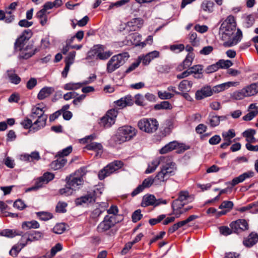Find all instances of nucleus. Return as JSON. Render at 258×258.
Masks as SVG:
<instances>
[{"mask_svg":"<svg viewBox=\"0 0 258 258\" xmlns=\"http://www.w3.org/2000/svg\"><path fill=\"white\" fill-rule=\"evenodd\" d=\"M44 237V233L39 231H32L28 234H25L22 236V241L23 240L26 243L28 244L29 242L33 241L40 240Z\"/></svg>","mask_w":258,"mask_h":258,"instance_id":"2eb2a0df","label":"nucleus"},{"mask_svg":"<svg viewBox=\"0 0 258 258\" xmlns=\"http://www.w3.org/2000/svg\"><path fill=\"white\" fill-rule=\"evenodd\" d=\"M46 184L41 177L37 178L34 183V185L29 188L30 190H36L42 187V186Z\"/></svg>","mask_w":258,"mask_h":258,"instance_id":"3c124183","label":"nucleus"},{"mask_svg":"<svg viewBox=\"0 0 258 258\" xmlns=\"http://www.w3.org/2000/svg\"><path fill=\"white\" fill-rule=\"evenodd\" d=\"M138 126L142 131L147 133H153L157 130L159 123L155 118H144L139 121Z\"/></svg>","mask_w":258,"mask_h":258,"instance_id":"6e6552de","label":"nucleus"},{"mask_svg":"<svg viewBox=\"0 0 258 258\" xmlns=\"http://www.w3.org/2000/svg\"><path fill=\"white\" fill-rule=\"evenodd\" d=\"M27 245L24 240L22 241V239L20 240V244L15 245L13 246L12 249L10 251V254L13 257L17 256L18 253L21 250Z\"/></svg>","mask_w":258,"mask_h":258,"instance_id":"2f4dec72","label":"nucleus"},{"mask_svg":"<svg viewBox=\"0 0 258 258\" xmlns=\"http://www.w3.org/2000/svg\"><path fill=\"white\" fill-rule=\"evenodd\" d=\"M248 111L249 112L242 117L244 121H250L258 115V107L255 104H250Z\"/></svg>","mask_w":258,"mask_h":258,"instance_id":"4be33fe9","label":"nucleus"},{"mask_svg":"<svg viewBox=\"0 0 258 258\" xmlns=\"http://www.w3.org/2000/svg\"><path fill=\"white\" fill-rule=\"evenodd\" d=\"M7 78L9 79L11 83L15 85L19 84L21 81V78L13 70L7 71Z\"/></svg>","mask_w":258,"mask_h":258,"instance_id":"c756f323","label":"nucleus"},{"mask_svg":"<svg viewBox=\"0 0 258 258\" xmlns=\"http://www.w3.org/2000/svg\"><path fill=\"white\" fill-rule=\"evenodd\" d=\"M21 124L25 129H29L33 126V125H34V123H32L31 119L27 117L21 121Z\"/></svg>","mask_w":258,"mask_h":258,"instance_id":"e2e57ef3","label":"nucleus"},{"mask_svg":"<svg viewBox=\"0 0 258 258\" xmlns=\"http://www.w3.org/2000/svg\"><path fill=\"white\" fill-rule=\"evenodd\" d=\"M67 205L65 202H59L55 207V211L57 213H65Z\"/></svg>","mask_w":258,"mask_h":258,"instance_id":"13d9d810","label":"nucleus"},{"mask_svg":"<svg viewBox=\"0 0 258 258\" xmlns=\"http://www.w3.org/2000/svg\"><path fill=\"white\" fill-rule=\"evenodd\" d=\"M22 160L25 161L32 162L35 160L38 161L40 159L39 153L37 151L32 152L30 154H24L21 156Z\"/></svg>","mask_w":258,"mask_h":258,"instance_id":"cd10ccee","label":"nucleus"},{"mask_svg":"<svg viewBox=\"0 0 258 258\" xmlns=\"http://www.w3.org/2000/svg\"><path fill=\"white\" fill-rule=\"evenodd\" d=\"M160 204V203L159 201H157L155 196L152 195L145 196L141 203V205L143 207L149 206H157Z\"/></svg>","mask_w":258,"mask_h":258,"instance_id":"5701e85b","label":"nucleus"},{"mask_svg":"<svg viewBox=\"0 0 258 258\" xmlns=\"http://www.w3.org/2000/svg\"><path fill=\"white\" fill-rule=\"evenodd\" d=\"M116 223V218L114 216L107 215L98 225L97 230L99 233L106 232L109 235H113L116 231L113 227Z\"/></svg>","mask_w":258,"mask_h":258,"instance_id":"423d86ee","label":"nucleus"},{"mask_svg":"<svg viewBox=\"0 0 258 258\" xmlns=\"http://www.w3.org/2000/svg\"><path fill=\"white\" fill-rule=\"evenodd\" d=\"M66 230V226L64 223L56 224L52 229V231L58 234L62 233Z\"/></svg>","mask_w":258,"mask_h":258,"instance_id":"603ef678","label":"nucleus"},{"mask_svg":"<svg viewBox=\"0 0 258 258\" xmlns=\"http://www.w3.org/2000/svg\"><path fill=\"white\" fill-rule=\"evenodd\" d=\"M243 89L247 97L254 95L258 93V83H252Z\"/></svg>","mask_w":258,"mask_h":258,"instance_id":"c85d7f7f","label":"nucleus"},{"mask_svg":"<svg viewBox=\"0 0 258 258\" xmlns=\"http://www.w3.org/2000/svg\"><path fill=\"white\" fill-rule=\"evenodd\" d=\"M36 17L39 19L42 26H44L47 22V14L42 10L39 11L36 14Z\"/></svg>","mask_w":258,"mask_h":258,"instance_id":"4c0bfd02","label":"nucleus"},{"mask_svg":"<svg viewBox=\"0 0 258 258\" xmlns=\"http://www.w3.org/2000/svg\"><path fill=\"white\" fill-rule=\"evenodd\" d=\"M190 198V197L188 191L182 190L179 192L178 197L176 200H179L181 202L186 203V201Z\"/></svg>","mask_w":258,"mask_h":258,"instance_id":"8fccbe9b","label":"nucleus"},{"mask_svg":"<svg viewBox=\"0 0 258 258\" xmlns=\"http://www.w3.org/2000/svg\"><path fill=\"white\" fill-rule=\"evenodd\" d=\"M114 104L119 109L123 108L126 106H131L134 104V100L131 95H127L114 101Z\"/></svg>","mask_w":258,"mask_h":258,"instance_id":"f3484780","label":"nucleus"},{"mask_svg":"<svg viewBox=\"0 0 258 258\" xmlns=\"http://www.w3.org/2000/svg\"><path fill=\"white\" fill-rule=\"evenodd\" d=\"M44 113L43 104H38L32 108V117H34V115H36L38 117L34 122L33 130L34 131H37L45 126L47 115Z\"/></svg>","mask_w":258,"mask_h":258,"instance_id":"39448f33","label":"nucleus"},{"mask_svg":"<svg viewBox=\"0 0 258 258\" xmlns=\"http://www.w3.org/2000/svg\"><path fill=\"white\" fill-rule=\"evenodd\" d=\"M255 17L253 15L247 16L245 19L244 26L247 28H250L254 24Z\"/></svg>","mask_w":258,"mask_h":258,"instance_id":"864d4df0","label":"nucleus"},{"mask_svg":"<svg viewBox=\"0 0 258 258\" xmlns=\"http://www.w3.org/2000/svg\"><path fill=\"white\" fill-rule=\"evenodd\" d=\"M105 46L100 44L96 45L92 48L90 53L97 59L105 60L112 54V52L111 51H105Z\"/></svg>","mask_w":258,"mask_h":258,"instance_id":"9b49d317","label":"nucleus"},{"mask_svg":"<svg viewBox=\"0 0 258 258\" xmlns=\"http://www.w3.org/2000/svg\"><path fill=\"white\" fill-rule=\"evenodd\" d=\"M212 95V88L209 86H205L196 92L195 98L197 100H201Z\"/></svg>","mask_w":258,"mask_h":258,"instance_id":"a211bd4d","label":"nucleus"},{"mask_svg":"<svg viewBox=\"0 0 258 258\" xmlns=\"http://www.w3.org/2000/svg\"><path fill=\"white\" fill-rule=\"evenodd\" d=\"M137 130L130 125H123L119 127L112 137L113 140L118 144L132 140L137 134Z\"/></svg>","mask_w":258,"mask_h":258,"instance_id":"7ed1b4c3","label":"nucleus"},{"mask_svg":"<svg viewBox=\"0 0 258 258\" xmlns=\"http://www.w3.org/2000/svg\"><path fill=\"white\" fill-rule=\"evenodd\" d=\"M195 58V54L192 52L188 53L182 63L178 67L180 71L189 68L192 64Z\"/></svg>","mask_w":258,"mask_h":258,"instance_id":"a878e982","label":"nucleus"},{"mask_svg":"<svg viewBox=\"0 0 258 258\" xmlns=\"http://www.w3.org/2000/svg\"><path fill=\"white\" fill-rule=\"evenodd\" d=\"M28 39L26 38V36L21 35L16 40L15 43V48L16 50L21 49L24 45L25 41Z\"/></svg>","mask_w":258,"mask_h":258,"instance_id":"37998d69","label":"nucleus"},{"mask_svg":"<svg viewBox=\"0 0 258 258\" xmlns=\"http://www.w3.org/2000/svg\"><path fill=\"white\" fill-rule=\"evenodd\" d=\"M37 217L41 220L47 221L53 218V215L49 212H36Z\"/></svg>","mask_w":258,"mask_h":258,"instance_id":"a18cd8bd","label":"nucleus"},{"mask_svg":"<svg viewBox=\"0 0 258 258\" xmlns=\"http://www.w3.org/2000/svg\"><path fill=\"white\" fill-rule=\"evenodd\" d=\"M236 29V23L234 17L230 15L221 24L220 28V33L221 34V39L224 41L223 46L231 47L239 43L242 38L241 31Z\"/></svg>","mask_w":258,"mask_h":258,"instance_id":"f257e3e1","label":"nucleus"},{"mask_svg":"<svg viewBox=\"0 0 258 258\" xmlns=\"http://www.w3.org/2000/svg\"><path fill=\"white\" fill-rule=\"evenodd\" d=\"M160 53L159 51L154 50L149 52L145 55L140 56L139 57V59L140 62H142L144 65H148L150 62L154 58H157L159 56Z\"/></svg>","mask_w":258,"mask_h":258,"instance_id":"aec40b11","label":"nucleus"},{"mask_svg":"<svg viewBox=\"0 0 258 258\" xmlns=\"http://www.w3.org/2000/svg\"><path fill=\"white\" fill-rule=\"evenodd\" d=\"M203 69L204 67L201 64L195 65L190 68V74H194L195 75H198L197 76H195V78H201L203 73Z\"/></svg>","mask_w":258,"mask_h":258,"instance_id":"f704fd0d","label":"nucleus"},{"mask_svg":"<svg viewBox=\"0 0 258 258\" xmlns=\"http://www.w3.org/2000/svg\"><path fill=\"white\" fill-rule=\"evenodd\" d=\"M102 194L101 190L98 188L93 190L89 191L84 196L77 198L76 201V204L77 205H82L83 204L94 203L96 199Z\"/></svg>","mask_w":258,"mask_h":258,"instance_id":"9d476101","label":"nucleus"},{"mask_svg":"<svg viewBox=\"0 0 258 258\" xmlns=\"http://www.w3.org/2000/svg\"><path fill=\"white\" fill-rule=\"evenodd\" d=\"M155 177L154 178L152 176L148 177L145 179L142 183L139 185L134 191L132 192L131 195L132 197H134L141 192L143 191V190L146 188L150 187L153 183L154 180H156Z\"/></svg>","mask_w":258,"mask_h":258,"instance_id":"dca6fc26","label":"nucleus"},{"mask_svg":"<svg viewBox=\"0 0 258 258\" xmlns=\"http://www.w3.org/2000/svg\"><path fill=\"white\" fill-rule=\"evenodd\" d=\"M258 241V234L255 232L250 233L249 235L243 240V244L247 247H250Z\"/></svg>","mask_w":258,"mask_h":258,"instance_id":"393cba45","label":"nucleus"},{"mask_svg":"<svg viewBox=\"0 0 258 258\" xmlns=\"http://www.w3.org/2000/svg\"><path fill=\"white\" fill-rule=\"evenodd\" d=\"M214 4L210 1H204L201 5V8L203 11L211 13L213 11Z\"/></svg>","mask_w":258,"mask_h":258,"instance_id":"79ce46f5","label":"nucleus"},{"mask_svg":"<svg viewBox=\"0 0 258 258\" xmlns=\"http://www.w3.org/2000/svg\"><path fill=\"white\" fill-rule=\"evenodd\" d=\"M142 216L141 211L140 209L137 210L132 214V221L134 222H137L142 218Z\"/></svg>","mask_w":258,"mask_h":258,"instance_id":"338daca9","label":"nucleus"},{"mask_svg":"<svg viewBox=\"0 0 258 258\" xmlns=\"http://www.w3.org/2000/svg\"><path fill=\"white\" fill-rule=\"evenodd\" d=\"M177 145V142L174 141L170 142L169 143L166 145L165 146L162 147L160 150V153L161 154H166L168 152H171L176 149V145Z\"/></svg>","mask_w":258,"mask_h":258,"instance_id":"473e14b6","label":"nucleus"},{"mask_svg":"<svg viewBox=\"0 0 258 258\" xmlns=\"http://www.w3.org/2000/svg\"><path fill=\"white\" fill-rule=\"evenodd\" d=\"M158 97L162 100L169 99L174 96V94L167 92L166 91L162 92L159 91L158 92Z\"/></svg>","mask_w":258,"mask_h":258,"instance_id":"bf43d9fd","label":"nucleus"},{"mask_svg":"<svg viewBox=\"0 0 258 258\" xmlns=\"http://www.w3.org/2000/svg\"><path fill=\"white\" fill-rule=\"evenodd\" d=\"M190 42L193 46H198L199 44L200 39L197 37L196 32H191L189 35Z\"/></svg>","mask_w":258,"mask_h":258,"instance_id":"5fc2aeb1","label":"nucleus"},{"mask_svg":"<svg viewBox=\"0 0 258 258\" xmlns=\"http://www.w3.org/2000/svg\"><path fill=\"white\" fill-rule=\"evenodd\" d=\"M67 162V160L64 158L59 157L57 160L51 162L50 166L52 169L56 170L63 167Z\"/></svg>","mask_w":258,"mask_h":258,"instance_id":"7c9ffc66","label":"nucleus"},{"mask_svg":"<svg viewBox=\"0 0 258 258\" xmlns=\"http://www.w3.org/2000/svg\"><path fill=\"white\" fill-rule=\"evenodd\" d=\"M72 151V146H69L66 148L63 149L61 151L57 153L56 156L59 157L63 158L64 156H67L69 155Z\"/></svg>","mask_w":258,"mask_h":258,"instance_id":"052dcab7","label":"nucleus"},{"mask_svg":"<svg viewBox=\"0 0 258 258\" xmlns=\"http://www.w3.org/2000/svg\"><path fill=\"white\" fill-rule=\"evenodd\" d=\"M83 86V84L82 83H73L70 82L65 84L63 88L65 90H76L80 88H81Z\"/></svg>","mask_w":258,"mask_h":258,"instance_id":"ea45409f","label":"nucleus"},{"mask_svg":"<svg viewBox=\"0 0 258 258\" xmlns=\"http://www.w3.org/2000/svg\"><path fill=\"white\" fill-rule=\"evenodd\" d=\"M192 86V82L187 80H182L178 85V89L181 92H188Z\"/></svg>","mask_w":258,"mask_h":258,"instance_id":"72a5a7b5","label":"nucleus"},{"mask_svg":"<svg viewBox=\"0 0 258 258\" xmlns=\"http://www.w3.org/2000/svg\"><path fill=\"white\" fill-rule=\"evenodd\" d=\"M134 102L137 105L141 106H144L146 104L145 102L143 96L141 94H137L135 96Z\"/></svg>","mask_w":258,"mask_h":258,"instance_id":"6e6d98bb","label":"nucleus"},{"mask_svg":"<svg viewBox=\"0 0 258 258\" xmlns=\"http://www.w3.org/2000/svg\"><path fill=\"white\" fill-rule=\"evenodd\" d=\"M230 227L233 231V233L239 234L242 232L248 229L249 226L245 219H238L232 221L230 224Z\"/></svg>","mask_w":258,"mask_h":258,"instance_id":"ddd939ff","label":"nucleus"},{"mask_svg":"<svg viewBox=\"0 0 258 258\" xmlns=\"http://www.w3.org/2000/svg\"><path fill=\"white\" fill-rule=\"evenodd\" d=\"M117 113V111L115 109L108 110L106 114L101 118L99 122L100 126H103L105 128L110 127L114 123Z\"/></svg>","mask_w":258,"mask_h":258,"instance_id":"f8f14e48","label":"nucleus"},{"mask_svg":"<svg viewBox=\"0 0 258 258\" xmlns=\"http://www.w3.org/2000/svg\"><path fill=\"white\" fill-rule=\"evenodd\" d=\"M74 190L72 187H71L70 186H68L67 184L65 187L59 189V192L61 195L68 196L71 195L73 194Z\"/></svg>","mask_w":258,"mask_h":258,"instance_id":"4d7b16f0","label":"nucleus"},{"mask_svg":"<svg viewBox=\"0 0 258 258\" xmlns=\"http://www.w3.org/2000/svg\"><path fill=\"white\" fill-rule=\"evenodd\" d=\"M172 108L171 104L167 101L161 102L159 104H157L154 105V108L156 110L161 109H168Z\"/></svg>","mask_w":258,"mask_h":258,"instance_id":"49530a36","label":"nucleus"},{"mask_svg":"<svg viewBox=\"0 0 258 258\" xmlns=\"http://www.w3.org/2000/svg\"><path fill=\"white\" fill-rule=\"evenodd\" d=\"M186 203L181 202L179 200H175L172 204L173 213L176 218H178L181 214L185 213L184 206Z\"/></svg>","mask_w":258,"mask_h":258,"instance_id":"6ab92c4d","label":"nucleus"},{"mask_svg":"<svg viewBox=\"0 0 258 258\" xmlns=\"http://www.w3.org/2000/svg\"><path fill=\"white\" fill-rule=\"evenodd\" d=\"M159 164L161 165V170L155 176V179L164 182L171 176L175 174L177 169L176 164L173 162L172 158L169 156H162L159 159H156L149 164L145 173L153 172Z\"/></svg>","mask_w":258,"mask_h":258,"instance_id":"f03ea898","label":"nucleus"},{"mask_svg":"<svg viewBox=\"0 0 258 258\" xmlns=\"http://www.w3.org/2000/svg\"><path fill=\"white\" fill-rule=\"evenodd\" d=\"M86 97V95L85 94H82L79 96L78 95L74 98L72 103L76 106H78L83 102Z\"/></svg>","mask_w":258,"mask_h":258,"instance_id":"680f3d73","label":"nucleus"},{"mask_svg":"<svg viewBox=\"0 0 258 258\" xmlns=\"http://www.w3.org/2000/svg\"><path fill=\"white\" fill-rule=\"evenodd\" d=\"M144 24V20L141 18H137L132 19L127 23V27L130 31H136L140 30Z\"/></svg>","mask_w":258,"mask_h":258,"instance_id":"412c9836","label":"nucleus"},{"mask_svg":"<svg viewBox=\"0 0 258 258\" xmlns=\"http://www.w3.org/2000/svg\"><path fill=\"white\" fill-rule=\"evenodd\" d=\"M86 170L85 168H80L76 170L74 173L70 175L66 178L67 184L72 187L74 190L79 189L80 186L83 184V177L86 174Z\"/></svg>","mask_w":258,"mask_h":258,"instance_id":"20e7f679","label":"nucleus"},{"mask_svg":"<svg viewBox=\"0 0 258 258\" xmlns=\"http://www.w3.org/2000/svg\"><path fill=\"white\" fill-rule=\"evenodd\" d=\"M20 51L19 57L20 58L27 59L35 54L36 52L40 50L39 48H34L32 44H28L25 47L19 49Z\"/></svg>","mask_w":258,"mask_h":258,"instance_id":"4468645a","label":"nucleus"},{"mask_svg":"<svg viewBox=\"0 0 258 258\" xmlns=\"http://www.w3.org/2000/svg\"><path fill=\"white\" fill-rule=\"evenodd\" d=\"M231 83V82H227L214 86L213 88H212V94H213L214 93H218L220 92L224 91L230 87Z\"/></svg>","mask_w":258,"mask_h":258,"instance_id":"e433bc0d","label":"nucleus"},{"mask_svg":"<svg viewBox=\"0 0 258 258\" xmlns=\"http://www.w3.org/2000/svg\"><path fill=\"white\" fill-rule=\"evenodd\" d=\"M254 172L251 171H249L240 175L238 177L234 178L231 183L232 186H235L239 183L242 182L246 179L253 177Z\"/></svg>","mask_w":258,"mask_h":258,"instance_id":"b1692460","label":"nucleus"},{"mask_svg":"<svg viewBox=\"0 0 258 258\" xmlns=\"http://www.w3.org/2000/svg\"><path fill=\"white\" fill-rule=\"evenodd\" d=\"M69 108L70 105L69 104L63 105L61 108V114H62L63 118L65 120H69L72 117V113L71 111L68 110Z\"/></svg>","mask_w":258,"mask_h":258,"instance_id":"a19ab883","label":"nucleus"},{"mask_svg":"<svg viewBox=\"0 0 258 258\" xmlns=\"http://www.w3.org/2000/svg\"><path fill=\"white\" fill-rule=\"evenodd\" d=\"M21 233L17 230H12V229H6L2 231L0 233V235L9 237H14L16 235H20Z\"/></svg>","mask_w":258,"mask_h":258,"instance_id":"c03bdc74","label":"nucleus"},{"mask_svg":"<svg viewBox=\"0 0 258 258\" xmlns=\"http://www.w3.org/2000/svg\"><path fill=\"white\" fill-rule=\"evenodd\" d=\"M166 217V215L162 214L158 216L156 218H152L149 220V223L151 225H155L163 220Z\"/></svg>","mask_w":258,"mask_h":258,"instance_id":"69168bd1","label":"nucleus"},{"mask_svg":"<svg viewBox=\"0 0 258 258\" xmlns=\"http://www.w3.org/2000/svg\"><path fill=\"white\" fill-rule=\"evenodd\" d=\"M233 207V203L231 201H223L221 205L219 206V209H227L230 210L232 209Z\"/></svg>","mask_w":258,"mask_h":258,"instance_id":"774afa93","label":"nucleus"},{"mask_svg":"<svg viewBox=\"0 0 258 258\" xmlns=\"http://www.w3.org/2000/svg\"><path fill=\"white\" fill-rule=\"evenodd\" d=\"M245 97H247V96L243 88L239 91L233 92L231 95L232 98L235 100H241Z\"/></svg>","mask_w":258,"mask_h":258,"instance_id":"09e8293b","label":"nucleus"},{"mask_svg":"<svg viewBox=\"0 0 258 258\" xmlns=\"http://www.w3.org/2000/svg\"><path fill=\"white\" fill-rule=\"evenodd\" d=\"M123 165V162L118 160H115L109 163L99 172L98 174L99 179L100 180L104 179L105 177L120 169Z\"/></svg>","mask_w":258,"mask_h":258,"instance_id":"1a4fd4ad","label":"nucleus"},{"mask_svg":"<svg viewBox=\"0 0 258 258\" xmlns=\"http://www.w3.org/2000/svg\"><path fill=\"white\" fill-rule=\"evenodd\" d=\"M176 149L178 153L184 152L185 151L189 149L190 147L183 143H179L177 142V145H176Z\"/></svg>","mask_w":258,"mask_h":258,"instance_id":"0e129e2a","label":"nucleus"},{"mask_svg":"<svg viewBox=\"0 0 258 258\" xmlns=\"http://www.w3.org/2000/svg\"><path fill=\"white\" fill-rule=\"evenodd\" d=\"M129 57L127 53H119L111 57L107 63L106 71L108 73H111L123 64Z\"/></svg>","mask_w":258,"mask_h":258,"instance_id":"0eeeda50","label":"nucleus"},{"mask_svg":"<svg viewBox=\"0 0 258 258\" xmlns=\"http://www.w3.org/2000/svg\"><path fill=\"white\" fill-rule=\"evenodd\" d=\"M86 148L89 150L95 151L98 154L102 152L103 147L102 145L100 143L91 142L86 145Z\"/></svg>","mask_w":258,"mask_h":258,"instance_id":"58836bf2","label":"nucleus"},{"mask_svg":"<svg viewBox=\"0 0 258 258\" xmlns=\"http://www.w3.org/2000/svg\"><path fill=\"white\" fill-rule=\"evenodd\" d=\"M54 92V89L51 87H45L41 89L37 95V98L39 100H43L49 97Z\"/></svg>","mask_w":258,"mask_h":258,"instance_id":"bb28decb","label":"nucleus"},{"mask_svg":"<svg viewBox=\"0 0 258 258\" xmlns=\"http://www.w3.org/2000/svg\"><path fill=\"white\" fill-rule=\"evenodd\" d=\"M209 123L212 127L218 126L219 123V118L218 115H211L209 116Z\"/></svg>","mask_w":258,"mask_h":258,"instance_id":"de8ad7c7","label":"nucleus"},{"mask_svg":"<svg viewBox=\"0 0 258 258\" xmlns=\"http://www.w3.org/2000/svg\"><path fill=\"white\" fill-rule=\"evenodd\" d=\"M40 224L35 220L24 222L22 224V228L24 230H28L31 228L37 229L39 228Z\"/></svg>","mask_w":258,"mask_h":258,"instance_id":"c9c22d12","label":"nucleus"}]
</instances>
